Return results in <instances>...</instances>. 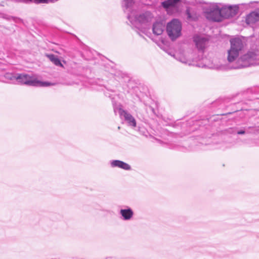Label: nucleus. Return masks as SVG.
Here are the masks:
<instances>
[{
  "label": "nucleus",
  "instance_id": "obj_1",
  "mask_svg": "<svg viewBox=\"0 0 259 259\" xmlns=\"http://www.w3.org/2000/svg\"><path fill=\"white\" fill-rule=\"evenodd\" d=\"M230 44L231 47L227 52V60L229 63L237 60V64L233 66V68L239 69L259 64L258 51L248 52L237 59L243 48L242 42L238 38H234L230 40Z\"/></svg>",
  "mask_w": 259,
  "mask_h": 259
},
{
  "label": "nucleus",
  "instance_id": "obj_2",
  "mask_svg": "<svg viewBox=\"0 0 259 259\" xmlns=\"http://www.w3.org/2000/svg\"><path fill=\"white\" fill-rule=\"evenodd\" d=\"M135 0H122L121 7L131 25L138 29L142 24L151 22L153 17L149 11H140L133 7Z\"/></svg>",
  "mask_w": 259,
  "mask_h": 259
},
{
  "label": "nucleus",
  "instance_id": "obj_3",
  "mask_svg": "<svg viewBox=\"0 0 259 259\" xmlns=\"http://www.w3.org/2000/svg\"><path fill=\"white\" fill-rule=\"evenodd\" d=\"M193 54L183 50H179L174 55V58L182 63L188 65H196L199 67H207L210 69H220L221 66L217 63V60H210L207 58L202 59V62L197 63L200 59L192 58Z\"/></svg>",
  "mask_w": 259,
  "mask_h": 259
},
{
  "label": "nucleus",
  "instance_id": "obj_4",
  "mask_svg": "<svg viewBox=\"0 0 259 259\" xmlns=\"http://www.w3.org/2000/svg\"><path fill=\"white\" fill-rule=\"evenodd\" d=\"M202 6V10L205 17L208 20L220 22L222 21V3H204Z\"/></svg>",
  "mask_w": 259,
  "mask_h": 259
},
{
  "label": "nucleus",
  "instance_id": "obj_5",
  "mask_svg": "<svg viewBox=\"0 0 259 259\" xmlns=\"http://www.w3.org/2000/svg\"><path fill=\"white\" fill-rule=\"evenodd\" d=\"M166 29L169 38L175 41L182 35V23L178 19H173L167 23Z\"/></svg>",
  "mask_w": 259,
  "mask_h": 259
},
{
  "label": "nucleus",
  "instance_id": "obj_6",
  "mask_svg": "<svg viewBox=\"0 0 259 259\" xmlns=\"http://www.w3.org/2000/svg\"><path fill=\"white\" fill-rule=\"evenodd\" d=\"M16 81L19 83L35 87H47L50 84L48 82H42L38 80L33 76L27 74H17Z\"/></svg>",
  "mask_w": 259,
  "mask_h": 259
},
{
  "label": "nucleus",
  "instance_id": "obj_7",
  "mask_svg": "<svg viewBox=\"0 0 259 259\" xmlns=\"http://www.w3.org/2000/svg\"><path fill=\"white\" fill-rule=\"evenodd\" d=\"M239 11V7L237 5H226L222 4V19L230 18L235 16Z\"/></svg>",
  "mask_w": 259,
  "mask_h": 259
},
{
  "label": "nucleus",
  "instance_id": "obj_8",
  "mask_svg": "<svg viewBox=\"0 0 259 259\" xmlns=\"http://www.w3.org/2000/svg\"><path fill=\"white\" fill-rule=\"evenodd\" d=\"M193 41L197 49L202 52H203L208 46L209 39L206 36L198 34L195 35L193 36Z\"/></svg>",
  "mask_w": 259,
  "mask_h": 259
},
{
  "label": "nucleus",
  "instance_id": "obj_9",
  "mask_svg": "<svg viewBox=\"0 0 259 259\" xmlns=\"http://www.w3.org/2000/svg\"><path fill=\"white\" fill-rule=\"evenodd\" d=\"M119 114L121 118H123L128 125L133 127L136 126V121L134 117L126 111L121 109H119Z\"/></svg>",
  "mask_w": 259,
  "mask_h": 259
},
{
  "label": "nucleus",
  "instance_id": "obj_10",
  "mask_svg": "<svg viewBox=\"0 0 259 259\" xmlns=\"http://www.w3.org/2000/svg\"><path fill=\"white\" fill-rule=\"evenodd\" d=\"M165 28V25L162 22L157 21L153 23L152 30L155 35L159 36L162 34Z\"/></svg>",
  "mask_w": 259,
  "mask_h": 259
},
{
  "label": "nucleus",
  "instance_id": "obj_11",
  "mask_svg": "<svg viewBox=\"0 0 259 259\" xmlns=\"http://www.w3.org/2000/svg\"><path fill=\"white\" fill-rule=\"evenodd\" d=\"M110 164L112 168L118 167L125 170L131 169V166L128 163L119 160H111Z\"/></svg>",
  "mask_w": 259,
  "mask_h": 259
},
{
  "label": "nucleus",
  "instance_id": "obj_12",
  "mask_svg": "<svg viewBox=\"0 0 259 259\" xmlns=\"http://www.w3.org/2000/svg\"><path fill=\"white\" fill-rule=\"evenodd\" d=\"M259 21V12L253 11L246 17L245 21L248 25H252Z\"/></svg>",
  "mask_w": 259,
  "mask_h": 259
},
{
  "label": "nucleus",
  "instance_id": "obj_13",
  "mask_svg": "<svg viewBox=\"0 0 259 259\" xmlns=\"http://www.w3.org/2000/svg\"><path fill=\"white\" fill-rule=\"evenodd\" d=\"M119 213L121 215L122 220L124 221H129L131 220L134 216V211L130 207L121 209L120 210Z\"/></svg>",
  "mask_w": 259,
  "mask_h": 259
},
{
  "label": "nucleus",
  "instance_id": "obj_14",
  "mask_svg": "<svg viewBox=\"0 0 259 259\" xmlns=\"http://www.w3.org/2000/svg\"><path fill=\"white\" fill-rule=\"evenodd\" d=\"M180 2V0H166L161 3L162 7L168 12L171 8L175 7Z\"/></svg>",
  "mask_w": 259,
  "mask_h": 259
},
{
  "label": "nucleus",
  "instance_id": "obj_15",
  "mask_svg": "<svg viewBox=\"0 0 259 259\" xmlns=\"http://www.w3.org/2000/svg\"><path fill=\"white\" fill-rule=\"evenodd\" d=\"M47 56L55 65L63 67V65L57 56L53 54L47 55Z\"/></svg>",
  "mask_w": 259,
  "mask_h": 259
},
{
  "label": "nucleus",
  "instance_id": "obj_16",
  "mask_svg": "<svg viewBox=\"0 0 259 259\" xmlns=\"http://www.w3.org/2000/svg\"><path fill=\"white\" fill-rule=\"evenodd\" d=\"M186 13L187 16V18L191 20H195L197 19L196 15H192L190 12V9H187L186 11Z\"/></svg>",
  "mask_w": 259,
  "mask_h": 259
},
{
  "label": "nucleus",
  "instance_id": "obj_17",
  "mask_svg": "<svg viewBox=\"0 0 259 259\" xmlns=\"http://www.w3.org/2000/svg\"><path fill=\"white\" fill-rule=\"evenodd\" d=\"M17 74L14 75L11 73H7L5 75V77L10 80H16Z\"/></svg>",
  "mask_w": 259,
  "mask_h": 259
},
{
  "label": "nucleus",
  "instance_id": "obj_18",
  "mask_svg": "<svg viewBox=\"0 0 259 259\" xmlns=\"http://www.w3.org/2000/svg\"><path fill=\"white\" fill-rule=\"evenodd\" d=\"M26 2H31L32 0H24ZM36 3H47L48 0H33Z\"/></svg>",
  "mask_w": 259,
  "mask_h": 259
},
{
  "label": "nucleus",
  "instance_id": "obj_19",
  "mask_svg": "<svg viewBox=\"0 0 259 259\" xmlns=\"http://www.w3.org/2000/svg\"><path fill=\"white\" fill-rule=\"evenodd\" d=\"M148 36L149 38H151V39L153 41L155 42L157 44V45H158V46H159V47L160 46V43H159V42H157V41H156L154 40V38H153L151 37V34H150V35H148Z\"/></svg>",
  "mask_w": 259,
  "mask_h": 259
},
{
  "label": "nucleus",
  "instance_id": "obj_20",
  "mask_svg": "<svg viewBox=\"0 0 259 259\" xmlns=\"http://www.w3.org/2000/svg\"><path fill=\"white\" fill-rule=\"evenodd\" d=\"M245 133V131L243 130H240V131H239L237 132V134L239 135L244 134Z\"/></svg>",
  "mask_w": 259,
  "mask_h": 259
},
{
  "label": "nucleus",
  "instance_id": "obj_21",
  "mask_svg": "<svg viewBox=\"0 0 259 259\" xmlns=\"http://www.w3.org/2000/svg\"><path fill=\"white\" fill-rule=\"evenodd\" d=\"M166 52H167V53L168 55H170V56H172L173 57H174V55H175V54H172L171 53L169 52H168V51H167Z\"/></svg>",
  "mask_w": 259,
  "mask_h": 259
},
{
  "label": "nucleus",
  "instance_id": "obj_22",
  "mask_svg": "<svg viewBox=\"0 0 259 259\" xmlns=\"http://www.w3.org/2000/svg\"><path fill=\"white\" fill-rule=\"evenodd\" d=\"M161 42L162 44H163L164 43V40L163 39H161Z\"/></svg>",
  "mask_w": 259,
  "mask_h": 259
}]
</instances>
